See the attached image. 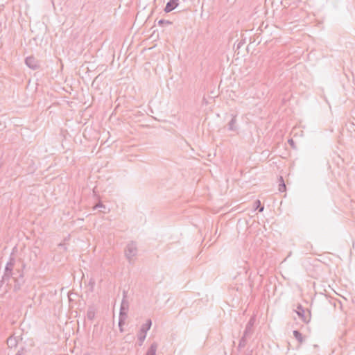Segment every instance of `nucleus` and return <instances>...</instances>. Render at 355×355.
I'll return each mask as SVG.
<instances>
[{"instance_id": "nucleus-1", "label": "nucleus", "mask_w": 355, "mask_h": 355, "mask_svg": "<svg viewBox=\"0 0 355 355\" xmlns=\"http://www.w3.org/2000/svg\"><path fill=\"white\" fill-rule=\"evenodd\" d=\"M152 325V321L150 319L146 320L145 324H143L141 327V329L138 333V345L141 346L143 345L144 341L146 339L147 331L150 329Z\"/></svg>"}, {"instance_id": "nucleus-2", "label": "nucleus", "mask_w": 355, "mask_h": 355, "mask_svg": "<svg viewBox=\"0 0 355 355\" xmlns=\"http://www.w3.org/2000/svg\"><path fill=\"white\" fill-rule=\"evenodd\" d=\"M137 246L135 241L130 242L125 250V256L128 261L130 263L133 258L137 254Z\"/></svg>"}, {"instance_id": "nucleus-3", "label": "nucleus", "mask_w": 355, "mask_h": 355, "mask_svg": "<svg viewBox=\"0 0 355 355\" xmlns=\"http://www.w3.org/2000/svg\"><path fill=\"white\" fill-rule=\"evenodd\" d=\"M15 262V258L10 257L9 261L7 263L6 266L5 272L3 276L2 277L1 282L4 283L6 281L9 280L10 277H11L15 274L12 272Z\"/></svg>"}, {"instance_id": "nucleus-4", "label": "nucleus", "mask_w": 355, "mask_h": 355, "mask_svg": "<svg viewBox=\"0 0 355 355\" xmlns=\"http://www.w3.org/2000/svg\"><path fill=\"white\" fill-rule=\"evenodd\" d=\"M295 311L299 318H300L304 322L308 323L310 321L311 314L309 310H305L301 304H298Z\"/></svg>"}, {"instance_id": "nucleus-5", "label": "nucleus", "mask_w": 355, "mask_h": 355, "mask_svg": "<svg viewBox=\"0 0 355 355\" xmlns=\"http://www.w3.org/2000/svg\"><path fill=\"white\" fill-rule=\"evenodd\" d=\"M126 297H127V291H123V300H122V302H121V308H120V313H119V314L122 315H128V309H129V302L126 300Z\"/></svg>"}, {"instance_id": "nucleus-6", "label": "nucleus", "mask_w": 355, "mask_h": 355, "mask_svg": "<svg viewBox=\"0 0 355 355\" xmlns=\"http://www.w3.org/2000/svg\"><path fill=\"white\" fill-rule=\"evenodd\" d=\"M255 322V319L254 317H252L248 322L246 324L245 329L243 332V335H245V337H251L252 335L254 330H253V326Z\"/></svg>"}, {"instance_id": "nucleus-7", "label": "nucleus", "mask_w": 355, "mask_h": 355, "mask_svg": "<svg viewBox=\"0 0 355 355\" xmlns=\"http://www.w3.org/2000/svg\"><path fill=\"white\" fill-rule=\"evenodd\" d=\"M26 64L32 69L39 68L40 64L38 60L33 56H28L25 60Z\"/></svg>"}, {"instance_id": "nucleus-8", "label": "nucleus", "mask_w": 355, "mask_h": 355, "mask_svg": "<svg viewBox=\"0 0 355 355\" xmlns=\"http://www.w3.org/2000/svg\"><path fill=\"white\" fill-rule=\"evenodd\" d=\"M17 272L19 273V277H13L14 281H15V284H14V291H18L19 290H20L21 286L24 283L23 274L19 270H18Z\"/></svg>"}, {"instance_id": "nucleus-9", "label": "nucleus", "mask_w": 355, "mask_h": 355, "mask_svg": "<svg viewBox=\"0 0 355 355\" xmlns=\"http://www.w3.org/2000/svg\"><path fill=\"white\" fill-rule=\"evenodd\" d=\"M178 1L179 0H169L165 6L164 11L169 12L173 10L178 6Z\"/></svg>"}, {"instance_id": "nucleus-10", "label": "nucleus", "mask_w": 355, "mask_h": 355, "mask_svg": "<svg viewBox=\"0 0 355 355\" xmlns=\"http://www.w3.org/2000/svg\"><path fill=\"white\" fill-rule=\"evenodd\" d=\"M236 116H232L231 120L227 124V130L229 131H236Z\"/></svg>"}, {"instance_id": "nucleus-11", "label": "nucleus", "mask_w": 355, "mask_h": 355, "mask_svg": "<svg viewBox=\"0 0 355 355\" xmlns=\"http://www.w3.org/2000/svg\"><path fill=\"white\" fill-rule=\"evenodd\" d=\"M96 314V309L94 306H89L87 311V318L89 320H93L95 318Z\"/></svg>"}, {"instance_id": "nucleus-12", "label": "nucleus", "mask_w": 355, "mask_h": 355, "mask_svg": "<svg viewBox=\"0 0 355 355\" xmlns=\"http://www.w3.org/2000/svg\"><path fill=\"white\" fill-rule=\"evenodd\" d=\"M157 348V344L156 343H153V344H151L150 347L147 350L146 355H155Z\"/></svg>"}, {"instance_id": "nucleus-13", "label": "nucleus", "mask_w": 355, "mask_h": 355, "mask_svg": "<svg viewBox=\"0 0 355 355\" xmlns=\"http://www.w3.org/2000/svg\"><path fill=\"white\" fill-rule=\"evenodd\" d=\"M293 336L295 337V338L300 343V344H302L304 339V337L302 336V334L297 330H294L293 332Z\"/></svg>"}, {"instance_id": "nucleus-14", "label": "nucleus", "mask_w": 355, "mask_h": 355, "mask_svg": "<svg viewBox=\"0 0 355 355\" xmlns=\"http://www.w3.org/2000/svg\"><path fill=\"white\" fill-rule=\"evenodd\" d=\"M7 344H8L9 347H16L17 345V340L14 336H10L7 339Z\"/></svg>"}, {"instance_id": "nucleus-15", "label": "nucleus", "mask_w": 355, "mask_h": 355, "mask_svg": "<svg viewBox=\"0 0 355 355\" xmlns=\"http://www.w3.org/2000/svg\"><path fill=\"white\" fill-rule=\"evenodd\" d=\"M286 189V187L282 176L279 178V191L280 192H284Z\"/></svg>"}, {"instance_id": "nucleus-16", "label": "nucleus", "mask_w": 355, "mask_h": 355, "mask_svg": "<svg viewBox=\"0 0 355 355\" xmlns=\"http://www.w3.org/2000/svg\"><path fill=\"white\" fill-rule=\"evenodd\" d=\"M254 209H257L259 212H262L264 209V207L261 205V201L259 200H257L254 202Z\"/></svg>"}, {"instance_id": "nucleus-17", "label": "nucleus", "mask_w": 355, "mask_h": 355, "mask_svg": "<svg viewBox=\"0 0 355 355\" xmlns=\"http://www.w3.org/2000/svg\"><path fill=\"white\" fill-rule=\"evenodd\" d=\"M249 337H245V335H243V336L241 337V338L239 340V343L238 347L240 348V349L245 347V345H246V343H247V339Z\"/></svg>"}, {"instance_id": "nucleus-18", "label": "nucleus", "mask_w": 355, "mask_h": 355, "mask_svg": "<svg viewBox=\"0 0 355 355\" xmlns=\"http://www.w3.org/2000/svg\"><path fill=\"white\" fill-rule=\"evenodd\" d=\"M128 315H122L119 314V326L120 327L121 331H122L121 327L125 324V320H126Z\"/></svg>"}, {"instance_id": "nucleus-19", "label": "nucleus", "mask_w": 355, "mask_h": 355, "mask_svg": "<svg viewBox=\"0 0 355 355\" xmlns=\"http://www.w3.org/2000/svg\"><path fill=\"white\" fill-rule=\"evenodd\" d=\"M172 22L168 20L160 19L158 21L159 26L170 25Z\"/></svg>"}, {"instance_id": "nucleus-20", "label": "nucleus", "mask_w": 355, "mask_h": 355, "mask_svg": "<svg viewBox=\"0 0 355 355\" xmlns=\"http://www.w3.org/2000/svg\"><path fill=\"white\" fill-rule=\"evenodd\" d=\"M82 137L86 138V135H85V134L76 135V137H74V140L76 142L79 141L80 143H82Z\"/></svg>"}, {"instance_id": "nucleus-21", "label": "nucleus", "mask_w": 355, "mask_h": 355, "mask_svg": "<svg viewBox=\"0 0 355 355\" xmlns=\"http://www.w3.org/2000/svg\"><path fill=\"white\" fill-rule=\"evenodd\" d=\"M288 144L291 145V146L293 148H294V149H295V148H296V146H295V142H294V141L293 140V139H289L288 140Z\"/></svg>"}, {"instance_id": "nucleus-22", "label": "nucleus", "mask_w": 355, "mask_h": 355, "mask_svg": "<svg viewBox=\"0 0 355 355\" xmlns=\"http://www.w3.org/2000/svg\"><path fill=\"white\" fill-rule=\"evenodd\" d=\"M95 209L96 208H103V209H105V207L104 205H103L101 202H98L94 207Z\"/></svg>"}, {"instance_id": "nucleus-23", "label": "nucleus", "mask_w": 355, "mask_h": 355, "mask_svg": "<svg viewBox=\"0 0 355 355\" xmlns=\"http://www.w3.org/2000/svg\"><path fill=\"white\" fill-rule=\"evenodd\" d=\"M24 348H21L20 350L17 352V353L15 355H24Z\"/></svg>"}, {"instance_id": "nucleus-24", "label": "nucleus", "mask_w": 355, "mask_h": 355, "mask_svg": "<svg viewBox=\"0 0 355 355\" xmlns=\"http://www.w3.org/2000/svg\"><path fill=\"white\" fill-rule=\"evenodd\" d=\"M109 136H110V135H109ZM110 137H109L107 139V140L105 141V143L109 142V138H110Z\"/></svg>"}, {"instance_id": "nucleus-25", "label": "nucleus", "mask_w": 355, "mask_h": 355, "mask_svg": "<svg viewBox=\"0 0 355 355\" xmlns=\"http://www.w3.org/2000/svg\"><path fill=\"white\" fill-rule=\"evenodd\" d=\"M34 256H35V257H37V254H36V252H34Z\"/></svg>"}, {"instance_id": "nucleus-26", "label": "nucleus", "mask_w": 355, "mask_h": 355, "mask_svg": "<svg viewBox=\"0 0 355 355\" xmlns=\"http://www.w3.org/2000/svg\"><path fill=\"white\" fill-rule=\"evenodd\" d=\"M1 167V164L0 163V168Z\"/></svg>"}]
</instances>
